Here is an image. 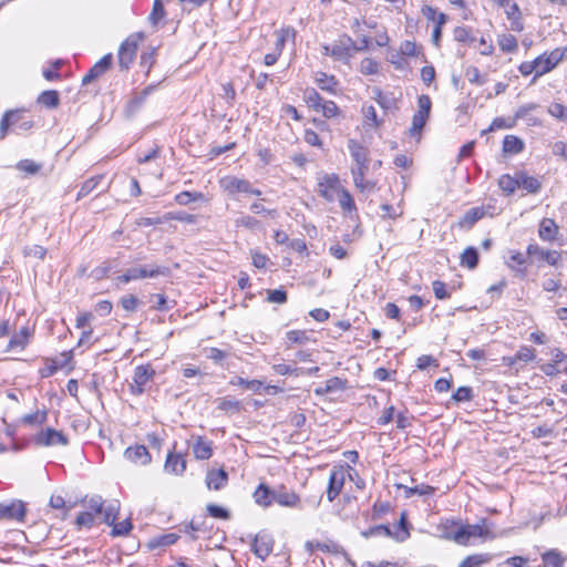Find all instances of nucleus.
I'll use <instances>...</instances> for the list:
<instances>
[{"label": "nucleus", "instance_id": "nucleus-40", "mask_svg": "<svg viewBox=\"0 0 567 567\" xmlns=\"http://www.w3.org/2000/svg\"><path fill=\"white\" fill-rule=\"evenodd\" d=\"M303 100L307 105L316 112H319V107L324 101L315 89H307L303 93Z\"/></svg>", "mask_w": 567, "mask_h": 567}, {"label": "nucleus", "instance_id": "nucleus-26", "mask_svg": "<svg viewBox=\"0 0 567 567\" xmlns=\"http://www.w3.org/2000/svg\"><path fill=\"white\" fill-rule=\"evenodd\" d=\"M276 35V42H275V52H279L281 55V52L286 45L287 41H295L296 39V30L292 27H286L281 28L280 30H277L275 32Z\"/></svg>", "mask_w": 567, "mask_h": 567}, {"label": "nucleus", "instance_id": "nucleus-37", "mask_svg": "<svg viewBox=\"0 0 567 567\" xmlns=\"http://www.w3.org/2000/svg\"><path fill=\"white\" fill-rule=\"evenodd\" d=\"M38 102L48 109H55L60 103L59 93L54 90L43 91L39 95Z\"/></svg>", "mask_w": 567, "mask_h": 567}, {"label": "nucleus", "instance_id": "nucleus-34", "mask_svg": "<svg viewBox=\"0 0 567 567\" xmlns=\"http://www.w3.org/2000/svg\"><path fill=\"white\" fill-rule=\"evenodd\" d=\"M118 512H120V502L118 501H112L106 505L104 504L103 511L101 514V515H103V522L106 525H113L114 522L117 519Z\"/></svg>", "mask_w": 567, "mask_h": 567}, {"label": "nucleus", "instance_id": "nucleus-28", "mask_svg": "<svg viewBox=\"0 0 567 567\" xmlns=\"http://www.w3.org/2000/svg\"><path fill=\"white\" fill-rule=\"evenodd\" d=\"M518 188H523L528 193L536 194L542 188V183L534 176L527 175L525 172H518Z\"/></svg>", "mask_w": 567, "mask_h": 567}, {"label": "nucleus", "instance_id": "nucleus-29", "mask_svg": "<svg viewBox=\"0 0 567 567\" xmlns=\"http://www.w3.org/2000/svg\"><path fill=\"white\" fill-rule=\"evenodd\" d=\"M272 493L274 489L265 484H259L254 493L255 502L260 506L269 507L274 503Z\"/></svg>", "mask_w": 567, "mask_h": 567}, {"label": "nucleus", "instance_id": "nucleus-24", "mask_svg": "<svg viewBox=\"0 0 567 567\" xmlns=\"http://www.w3.org/2000/svg\"><path fill=\"white\" fill-rule=\"evenodd\" d=\"M348 150L354 164L370 163L368 148L357 140L348 141Z\"/></svg>", "mask_w": 567, "mask_h": 567}, {"label": "nucleus", "instance_id": "nucleus-33", "mask_svg": "<svg viewBox=\"0 0 567 567\" xmlns=\"http://www.w3.org/2000/svg\"><path fill=\"white\" fill-rule=\"evenodd\" d=\"M193 452L197 460H208L213 454V449L209 442L198 437L193 446Z\"/></svg>", "mask_w": 567, "mask_h": 567}, {"label": "nucleus", "instance_id": "nucleus-10", "mask_svg": "<svg viewBox=\"0 0 567 567\" xmlns=\"http://www.w3.org/2000/svg\"><path fill=\"white\" fill-rule=\"evenodd\" d=\"M565 55V50L559 48L545 52L535 59L537 75L542 76L548 72H550L555 66L563 60Z\"/></svg>", "mask_w": 567, "mask_h": 567}, {"label": "nucleus", "instance_id": "nucleus-27", "mask_svg": "<svg viewBox=\"0 0 567 567\" xmlns=\"http://www.w3.org/2000/svg\"><path fill=\"white\" fill-rule=\"evenodd\" d=\"M524 141L516 135H506L503 141V152L505 154H519L524 151Z\"/></svg>", "mask_w": 567, "mask_h": 567}, {"label": "nucleus", "instance_id": "nucleus-49", "mask_svg": "<svg viewBox=\"0 0 567 567\" xmlns=\"http://www.w3.org/2000/svg\"><path fill=\"white\" fill-rule=\"evenodd\" d=\"M217 408L223 412H239L241 404L238 400L226 396L218 400Z\"/></svg>", "mask_w": 567, "mask_h": 567}, {"label": "nucleus", "instance_id": "nucleus-21", "mask_svg": "<svg viewBox=\"0 0 567 567\" xmlns=\"http://www.w3.org/2000/svg\"><path fill=\"white\" fill-rule=\"evenodd\" d=\"M32 337V331L28 327H23L19 332L14 333L10 339L7 351H23Z\"/></svg>", "mask_w": 567, "mask_h": 567}, {"label": "nucleus", "instance_id": "nucleus-7", "mask_svg": "<svg viewBox=\"0 0 567 567\" xmlns=\"http://www.w3.org/2000/svg\"><path fill=\"white\" fill-rule=\"evenodd\" d=\"M33 443L38 446L47 447L55 445L66 446L69 444V439L63 432L52 427H47L33 436Z\"/></svg>", "mask_w": 567, "mask_h": 567}, {"label": "nucleus", "instance_id": "nucleus-44", "mask_svg": "<svg viewBox=\"0 0 567 567\" xmlns=\"http://www.w3.org/2000/svg\"><path fill=\"white\" fill-rule=\"evenodd\" d=\"M336 199H338L342 210L352 212L353 209H355L354 200L347 189L342 188L337 195Z\"/></svg>", "mask_w": 567, "mask_h": 567}, {"label": "nucleus", "instance_id": "nucleus-50", "mask_svg": "<svg viewBox=\"0 0 567 567\" xmlns=\"http://www.w3.org/2000/svg\"><path fill=\"white\" fill-rule=\"evenodd\" d=\"M205 196L203 193L182 192L175 196V200L179 205H188L195 200H203Z\"/></svg>", "mask_w": 567, "mask_h": 567}, {"label": "nucleus", "instance_id": "nucleus-46", "mask_svg": "<svg viewBox=\"0 0 567 567\" xmlns=\"http://www.w3.org/2000/svg\"><path fill=\"white\" fill-rule=\"evenodd\" d=\"M42 165L32 159H22L17 163L16 168L28 175H35L40 172Z\"/></svg>", "mask_w": 567, "mask_h": 567}, {"label": "nucleus", "instance_id": "nucleus-36", "mask_svg": "<svg viewBox=\"0 0 567 567\" xmlns=\"http://www.w3.org/2000/svg\"><path fill=\"white\" fill-rule=\"evenodd\" d=\"M231 385L244 386L245 389L252 391L255 393L260 392L264 388V383L260 380H246L241 377H235L229 382Z\"/></svg>", "mask_w": 567, "mask_h": 567}, {"label": "nucleus", "instance_id": "nucleus-58", "mask_svg": "<svg viewBox=\"0 0 567 567\" xmlns=\"http://www.w3.org/2000/svg\"><path fill=\"white\" fill-rule=\"evenodd\" d=\"M515 120H506L504 117H496L493 120V122L491 123L489 127L485 131H483V133H487V132H494V131H497V130H502V128H512L515 126Z\"/></svg>", "mask_w": 567, "mask_h": 567}, {"label": "nucleus", "instance_id": "nucleus-30", "mask_svg": "<svg viewBox=\"0 0 567 567\" xmlns=\"http://www.w3.org/2000/svg\"><path fill=\"white\" fill-rule=\"evenodd\" d=\"M408 520L406 515L403 512L401 514L400 520L396 525H394L392 528V534L390 535V538H393L396 542H404L410 536V532L408 528Z\"/></svg>", "mask_w": 567, "mask_h": 567}, {"label": "nucleus", "instance_id": "nucleus-14", "mask_svg": "<svg viewBox=\"0 0 567 567\" xmlns=\"http://www.w3.org/2000/svg\"><path fill=\"white\" fill-rule=\"evenodd\" d=\"M463 542L461 545H467L472 539L475 538H493L489 529L486 526V520L483 519L482 524H467L463 525Z\"/></svg>", "mask_w": 567, "mask_h": 567}, {"label": "nucleus", "instance_id": "nucleus-2", "mask_svg": "<svg viewBox=\"0 0 567 567\" xmlns=\"http://www.w3.org/2000/svg\"><path fill=\"white\" fill-rule=\"evenodd\" d=\"M432 107L431 97L422 94L417 99V111L412 117V125L409 130L411 136H420L423 127L425 126Z\"/></svg>", "mask_w": 567, "mask_h": 567}, {"label": "nucleus", "instance_id": "nucleus-61", "mask_svg": "<svg viewBox=\"0 0 567 567\" xmlns=\"http://www.w3.org/2000/svg\"><path fill=\"white\" fill-rule=\"evenodd\" d=\"M208 514L214 518H220V519H229L230 513L228 509L216 505V504H208L206 507Z\"/></svg>", "mask_w": 567, "mask_h": 567}, {"label": "nucleus", "instance_id": "nucleus-57", "mask_svg": "<svg viewBox=\"0 0 567 567\" xmlns=\"http://www.w3.org/2000/svg\"><path fill=\"white\" fill-rule=\"evenodd\" d=\"M95 523V517L92 512H82L76 516L75 525L79 529L85 527L91 528Z\"/></svg>", "mask_w": 567, "mask_h": 567}, {"label": "nucleus", "instance_id": "nucleus-51", "mask_svg": "<svg viewBox=\"0 0 567 567\" xmlns=\"http://www.w3.org/2000/svg\"><path fill=\"white\" fill-rule=\"evenodd\" d=\"M164 219L167 221L169 220H178L186 224H195L197 221V216L187 214L185 212H177V213H166L164 215Z\"/></svg>", "mask_w": 567, "mask_h": 567}, {"label": "nucleus", "instance_id": "nucleus-11", "mask_svg": "<svg viewBox=\"0 0 567 567\" xmlns=\"http://www.w3.org/2000/svg\"><path fill=\"white\" fill-rule=\"evenodd\" d=\"M442 538L453 540L461 545L463 542V524L454 519H442L436 527Z\"/></svg>", "mask_w": 567, "mask_h": 567}, {"label": "nucleus", "instance_id": "nucleus-12", "mask_svg": "<svg viewBox=\"0 0 567 567\" xmlns=\"http://www.w3.org/2000/svg\"><path fill=\"white\" fill-rule=\"evenodd\" d=\"M274 503L289 508H301V499L297 493L286 486L274 488Z\"/></svg>", "mask_w": 567, "mask_h": 567}, {"label": "nucleus", "instance_id": "nucleus-35", "mask_svg": "<svg viewBox=\"0 0 567 567\" xmlns=\"http://www.w3.org/2000/svg\"><path fill=\"white\" fill-rule=\"evenodd\" d=\"M499 188L506 193L507 195H512L518 188V174L515 176H511L509 174H504L498 178Z\"/></svg>", "mask_w": 567, "mask_h": 567}, {"label": "nucleus", "instance_id": "nucleus-32", "mask_svg": "<svg viewBox=\"0 0 567 567\" xmlns=\"http://www.w3.org/2000/svg\"><path fill=\"white\" fill-rule=\"evenodd\" d=\"M507 266L516 271L517 274L525 275V268L524 265L526 264V258L524 255L519 251L512 250L509 252V257L506 261Z\"/></svg>", "mask_w": 567, "mask_h": 567}, {"label": "nucleus", "instance_id": "nucleus-25", "mask_svg": "<svg viewBox=\"0 0 567 567\" xmlns=\"http://www.w3.org/2000/svg\"><path fill=\"white\" fill-rule=\"evenodd\" d=\"M228 482V474L225 470L210 471L206 476V485L209 489L219 491Z\"/></svg>", "mask_w": 567, "mask_h": 567}, {"label": "nucleus", "instance_id": "nucleus-43", "mask_svg": "<svg viewBox=\"0 0 567 567\" xmlns=\"http://www.w3.org/2000/svg\"><path fill=\"white\" fill-rule=\"evenodd\" d=\"M112 54H105L100 61H97L90 70L94 73V75L100 78L103 75L112 65Z\"/></svg>", "mask_w": 567, "mask_h": 567}, {"label": "nucleus", "instance_id": "nucleus-60", "mask_svg": "<svg viewBox=\"0 0 567 567\" xmlns=\"http://www.w3.org/2000/svg\"><path fill=\"white\" fill-rule=\"evenodd\" d=\"M112 526L113 528L111 535L114 537L127 535L133 527L130 519H124L123 522L120 523L114 522Z\"/></svg>", "mask_w": 567, "mask_h": 567}, {"label": "nucleus", "instance_id": "nucleus-1", "mask_svg": "<svg viewBox=\"0 0 567 567\" xmlns=\"http://www.w3.org/2000/svg\"><path fill=\"white\" fill-rule=\"evenodd\" d=\"M168 268L159 265H136L125 270L121 276L116 278L120 284H128L133 280L156 278L159 276H166Z\"/></svg>", "mask_w": 567, "mask_h": 567}, {"label": "nucleus", "instance_id": "nucleus-6", "mask_svg": "<svg viewBox=\"0 0 567 567\" xmlns=\"http://www.w3.org/2000/svg\"><path fill=\"white\" fill-rule=\"evenodd\" d=\"M155 370L150 364H141L134 369L133 382L130 384L131 393L141 395L145 391V385L155 377Z\"/></svg>", "mask_w": 567, "mask_h": 567}, {"label": "nucleus", "instance_id": "nucleus-52", "mask_svg": "<svg viewBox=\"0 0 567 567\" xmlns=\"http://www.w3.org/2000/svg\"><path fill=\"white\" fill-rule=\"evenodd\" d=\"M434 492H435V487L426 485V484H420V485H415L413 487H405L406 496H413V495L429 496V495H433Z\"/></svg>", "mask_w": 567, "mask_h": 567}, {"label": "nucleus", "instance_id": "nucleus-22", "mask_svg": "<svg viewBox=\"0 0 567 567\" xmlns=\"http://www.w3.org/2000/svg\"><path fill=\"white\" fill-rule=\"evenodd\" d=\"M164 468L167 473L181 475L186 470V460L182 454L168 453Z\"/></svg>", "mask_w": 567, "mask_h": 567}, {"label": "nucleus", "instance_id": "nucleus-62", "mask_svg": "<svg viewBox=\"0 0 567 567\" xmlns=\"http://www.w3.org/2000/svg\"><path fill=\"white\" fill-rule=\"evenodd\" d=\"M324 385L328 389L329 393H333V392L344 390L347 386V381L339 377H333V378L328 379L324 382Z\"/></svg>", "mask_w": 567, "mask_h": 567}, {"label": "nucleus", "instance_id": "nucleus-63", "mask_svg": "<svg viewBox=\"0 0 567 567\" xmlns=\"http://www.w3.org/2000/svg\"><path fill=\"white\" fill-rule=\"evenodd\" d=\"M543 560L547 567H563L564 565L560 555L554 550L544 554Z\"/></svg>", "mask_w": 567, "mask_h": 567}, {"label": "nucleus", "instance_id": "nucleus-54", "mask_svg": "<svg viewBox=\"0 0 567 567\" xmlns=\"http://www.w3.org/2000/svg\"><path fill=\"white\" fill-rule=\"evenodd\" d=\"M339 107L333 101H323L319 107V113H321L326 118H333L339 115Z\"/></svg>", "mask_w": 567, "mask_h": 567}, {"label": "nucleus", "instance_id": "nucleus-20", "mask_svg": "<svg viewBox=\"0 0 567 567\" xmlns=\"http://www.w3.org/2000/svg\"><path fill=\"white\" fill-rule=\"evenodd\" d=\"M559 231V227L553 218H543L538 227V236L544 241L553 243Z\"/></svg>", "mask_w": 567, "mask_h": 567}, {"label": "nucleus", "instance_id": "nucleus-15", "mask_svg": "<svg viewBox=\"0 0 567 567\" xmlns=\"http://www.w3.org/2000/svg\"><path fill=\"white\" fill-rule=\"evenodd\" d=\"M274 548V539L268 534H258L255 536L254 542L251 544L252 553L265 560Z\"/></svg>", "mask_w": 567, "mask_h": 567}, {"label": "nucleus", "instance_id": "nucleus-18", "mask_svg": "<svg viewBox=\"0 0 567 567\" xmlns=\"http://www.w3.org/2000/svg\"><path fill=\"white\" fill-rule=\"evenodd\" d=\"M124 456L128 461L140 465H147L152 460L148 450L144 445L127 447L124 452Z\"/></svg>", "mask_w": 567, "mask_h": 567}, {"label": "nucleus", "instance_id": "nucleus-16", "mask_svg": "<svg viewBox=\"0 0 567 567\" xmlns=\"http://www.w3.org/2000/svg\"><path fill=\"white\" fill-rule=\"evenodd\" d=\"M369 172V163L354 164L351 167V174L353 183L360 192L370 190L374 187V184L365 179V175Z\"/></svg>", "mask_w": 567, "mask_h": 567}, {"label": "nucleus", "instance_id": "nucleus-5", "mask_svg": "<svg viewBox=\"0 0 567 567\" xmlns=\"http://www.w3.org/2000/svg\"><path fill=\"white\" fill-rule=\"evenodd\" d=\"M352 471L353 470L351 467L344 468L342 466L333 467L331 470L327 488V498L329 502H333L339 496L343 488L346 478H352Z\"/></svg>", "mask_w": 567, "mask_h": 567}, {"label": "nucleus", "instance_id": "nucleus-4", "mask_svg": "<svg viewBox=\"0 0 567 567\" xmlns=\"http://www.w3.org/2000/svg\"><path fill=\"white\" fill-rule=\"evenodd\" d=\"M32 125L33 122L24 120L20 111H8L3 114L0 122V138H4L11 127L14 131H28Z\"/></svg>", "mask_w": 567, "mask_h": 567}, {"label": "nucleus", "instance_id": "nucleus-64", "mask_svg": "<svg viewBox=\"0 0 567 567\" xmlns=\"http://www.w3.org/2000/svg\"><path fill=\"white\" fill-rule=\"evenodd\" d=\"M453 34L454 39L457 42L472 43L474 41V38L472 37L470 29H467L466 27L455 28Z\"/></svg>", "mask_w": 567, "mask_h": 567}, {"label": "nucleus", "instance_id": "nucleus-59", "mask_svg": "<svg viewBox=\"0 0 567 567\" xmlns=\"http://www.w3.org/2000/svg\"><path fill=\"white\" fill-rule=\"evenodd\" d=\"M165 16V10L161 0H154L152 12L148 20L152 24L156 25Z\"/></svg>", "mask_w": 567, "mask_h": 567}, {"label": "nucleus", "instance_id": "nucleus-53", "mask_svg": "<svg viewBox=\"0 0 567 567\" xmlns=\"http://www.w3.org/2000/svg\"><path fill=\"white\" fill-rule=\"evenodd\" d=\"M498 45L504 52H514L517 49V40L513 34H503L498 39Z\"/></svg>", "mask_w": 567, "mask_h": 567}, {"label": "nucleus", "instance_id": "nucleus-17", "mask_svg": "<svg viewBox=\"0 0 567 567\" xmlns=\"http://www.w3.org/2000/svg\"><path fill=\"white\" fill-rule=\"evenodd\" d=\"M527 255L532 257H538L542 260H545L550 266H556L560 258V252L557 250L544 249L537 244H529L527 246Z\"/></svg>", "mask_w": 567, "mask_h": 567}, {"label": "nucleus", "instance_id": "nucleus-23", "mask_svg": "<svg viewBox=\"0 0 567 567\" xmlns=\"http://www.w3.org/2000/svg\"><path fill=\"white\" fill-rule=\"evenodd\" d=\"M25 515V507L22 502H12L10 504L0 503V517L22 519Z\"/></svg>", "mask_w": 567, "mask_h": 567}, {"label": "nucleus", "instance_id": "nucleus-55", "mask_svg": "<svg viewBox=\"0 0 567 567\" xmlns=\"http://www.w3.org/2000/svg\"><path fill=\"white\" fill-rule=\"evenodd\" d=\"M373 100L384 110H390L393 99L385 95L380 87L372 89Z\"/></svg>", "mask_w": 567, "mask_h": 567}, {"label": "nucleus", "instance_id": "nucleus-8", "mask_svg": "<svg viewBox=\"0 0 567 567\" xmlns=\"http://www.w3.org/2000/svg\"><path fill=\"white\" fill-rule=\"evenodd\" d=\"M342 189L340 185V179L336 174H324L319 177L318 181V193L322 196L327 202H333Z\"/></svg>", "mask_w": 567, "mask_h": 567}, {"label": "nucleus", "instance_id": "nucleus-31", "mask_svg": "<svg viewBox=\"0 0 567 567\" xmlns=\"http://www.w3.org/2000/svg\"><path fill=\"white\" fill-rule=\"evenodd\" d=\"M47 420H48V410L42 409V410H37L33 413L25 414L21 419V423L24 425H30V426H40V425L44 424L47 422Z\"/></svg>", "mask_w": 567, "mask_h": 567}, {"label": "nucleus", "instance_id": "nucleus-47", "mask_svg": "<svg viewBox=\"0 0 567 567\" xmlns=\"http://www.w3.org/2000/svg\"><path fill=\"white\" fill-rule=\"evenodd\" d=\"M535 359V350L529 347H520L516 354L509 359V364H514L516 361L529 362Z\"/></svg>", "mask_w": 567, "mask_h": 567}, {"label": "nucleus", "instance_id": "nucleus-13", "mask_svg": "<svg viewBox=\"0 0 567 567\" xmlns=\"http://www.w3.org/2000/svg\"><path fill=\"white\" fill-rule=\"evenodd\" d=\"M220 188L233 196L237 193H246L251 192V184L249 181L239 178L236 176H225L219 179Z\"/></svg>", "mask_w": 567, "mask_h": 567}, {"label": "nucleus", "instance_id": "nucleus-38", "mask_svg": "<svg viewBox=\"0 0 567 567\" xmlns=\"http://www.w3.org/2000/svg\"><path fill=\"white\" fill-rule=\"evenodd\" d=\"M478 264V251L474 247H467L461 255V265L474 269Z\"/></svg>", "mask_w": 567, "mask_h": 567}, {"label": "nucleus", "instance_id": "nucleus-41", "mask_svg": "<svg viewBox=\"0 0 567 567\" xmlns=\"http://www.w3.org/2000/svg\"><path fill=\"white\" fill-rule=\"evenodd\" d=\"M484 216V212L482 208L474 207L465 213L462 217L460 225L462 227H472L477 220H480Z\"/></svg>", "mask_w": 567, "mask_h": 567}, {"label": "nucleus", "instance_id": "nucleus-3", "mask_svg": "<svg viewBox=\"0 0 567 567\" xmlns=\"http://www.w3.org/2000/svg\"><path fill=\"white\" fill-rule=\"evenodd\" d=\"M143 33L131 34L118 49V64L122 70H128L135 59L138 42L143 40Z\"/></svg>", "mask_w": 567, "mask_h": 567}, {"label": "nucleus", "instance_id": "nucleus-48", "mask_svg": "<svg viewBox=\"0 0 567 567\" xmlns=\"http://www.w3.org/2000/svg\"><path fill=\"white\" fill-rule=\"evenodd\" d=\"M487 561L489 557L486 554L471 555L462 560L458 567H480Z\"/></svg>", "mask_w": 567, "mask_h": 567}, {"label": "nucleus", "instance_id": "nucleus-39", "mask_svg": "<svg viewBox=\"0 0 567 567\" xmlns=\"http://www.w3.org/2000/svg\"><path fill=\"white\" fill-rule=\"evenodd\" d=\"M103 178L104 175H96L85 181L78 193V199L87 196L94 189H96Z\"/></svg>", "mask_w": 567, "mask_h": 567}, {"label": "nucleus", "instance_id": "nucleus-56", "mask_svg": "<svg viewBox=\"0 0 567 567\" xmlns=\"http://www.w3.org/2000/svg\"><path fill=\"white\" fill-rule=\"evenodd\" d=\"M104 501L100 495H94L89 499L84 501V506L93 514H102Z\"/></svg>", "mask_w": 567, "mask_h": 567}, {"label": "nucleus", "instance_id": "nucleus-45", "mask_svg": "<svg viewBox=\"0 0 567 567\" xmlns=\"http://www.w3.org/2000/svg\"><path fill=\"white\" fill-rule=\"evenodd\" d=\"M392 534V528L388 525H377L371 528H369L365 532H362V536L364 538L370 537H389Z\"/></svg>", "mask_w": 567, "mask_h": 567}, {"label": "nucleus", "instance_id": "nucleus-19", "mask_svg": "<svg viewBox=\"0 0 567 567\" xmlns=\"http://www.w3.org/2000/svg\"><path fill=\"white\" fill-rule=\"evenodd\" d=\"M315 82L318 87L324 92L336 95L339 87V81L332 74L326 72H317L315 75Z\"/></svg>", "mask_w": 567, "mask_h": 567}, {"label": "nucleus", "instance_id": "nucleus-9", "mask_svg": "<svg viewBox=\"0 0 567 567\" xmlns=\"http://www.w3.org/2000/svg\"><path fill=\"white\" fill-rule=\"evenodd\" d=\"M352 47H354L353 39L343 34L331 44L330 56L337 61L349 63L353 55Z\"/></svg>", "mask_w": 567, "mask_h": 567}, {"label": "nucleus", "instance_id": "nucleus-42", "mask_svg": "<svg viewBox=\"0 0 567 567\" xmlns=\"http://www.w3.org/2000/svg\"><path fill=\"white\" fill-rule=\"evenodd\" d=\"M380 69V64L372 58H364L359 65L360 73L364 75H374L378 74Z\"/></svg>", "mask_w": 567, "mask_h": 567}]
</instances>
